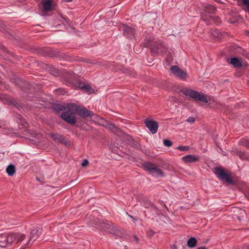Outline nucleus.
I'll return each mask as SVG.
<instances>
[{"instance_id": "45", "label": "nucleus", "mask_w": 249, "mask_h": 249, "mask_svg": "<svg viewBox=\"0 0 249 249\" xmlns=\"http://www.w3.org/2000/svg\"><path fill=\"white\" fill-rule=\"evenodd\" d=\"M154 234L155 232L152 230H150L147 232V235L149 237L152 236Z\"/></svg>"}, {"instance_id": "56", "label": "nucleus", "mask_w": 249, "mask_h": 249, "mask_svg": "<svg viewBox=\"0 0 249 249\" xmlns=\"http://www.w3.org/2000/svg\"><path fill=\"white\" fill-rule=\"evenodd\" d=\"M36 179L38 180V181H40V179H38L37 178H36Z\"/></svg>"}, {"instance_id": "32", "label": "nucleus", "mask_w": 249, "mask_h": 249, "mask_svg": "<svg viewBox=\"0 0 249 249\" xmlns=\"http://www.w3.org/2000/svg\"><path fill=\"white\" fill-rule=\"evenodd\" d=\"M239 143L240 145L249 148V141L247 139H242L239 142Z\"/></svg>"}, {"instance_id": "22", "label": "nucleus", "mask_w": 249, "mask_h": 249, "mask_svg": "<svg viewBox=\"0 0 249 249\" xmlns=\"http://www.w3.org/2000/svg\"><path fill=\"white\" fill-rule=\"evenodd\" d=\"M216 11V9L215 7L213 5L210 4H207L206 6H205V13L204 14L206 15V14H215Z\"/></svg>"}, {"instance_id": "21", "label": "nucleus", "mask_w": 249, "mask_h": 249, "mask_svg": "<svg viewBox=\"0 0 249 249\" xmlns=\"http://www.w3.org/2000/svg\"><path fill=\"white\" fill-rule=\"evenodd\" d=\"M49 55L50 57H55L60 58H64L65 54L61 52L50 50L49 51Z\"/></svg>"}, {"instance_id": "17", "label": "nucleus", "mask_w": 249, "mask_h": 249, "mask_svg": "<svg viewBox=\"0 0 249 249\" xmlns=\"http://www.w3.org/2000/svg\"><path fill=\"white\" fill-rule=\"evenodd\" d=\"M182 160L185 163H191L198 161L199 157L198 156L189 154L183 156Z\"/></svg>"}, {"instance_id": "54", "label": "nucleus", "mask_w": 249, "mask_h": 249, "mask_svg": "<svg viewBox=\"0 0 249 249\" xmlns=\"http://www.w3.org/2000/svg\"><path fill=\"white\" fill-rule=\"evenodd\" d=\"M164 207H165L167 210H168V208H167V206H166V205H164Z\"/></svg>"}, {"instance_id": "12", "label": "nucleus", "mask_w": 249, "mask_h": 249, "mask_svg": "<svg viewBox=\"0 0 249 249\" xmlns=\"http://www.w3.org/2000/svg\"><path fill=\"white\" fill-rule=\"evenodd\" d=\"M172 72L181 79H185L187 77V73L177 66H172L170 68Z\"/></svg>"}, {"instance_id": "1", "label": "nucleus", "mask_w": 249, "mask_h": 249, "mask_svg": "<svg viewBox=\"0 0 249 249\" xmlns=\"http://www.w3.org/2000/svg\"><path fill=\"white\" fill-rule=\"evenodd\" d=\"M75 113L82 118H87L94 115L92 112L88 110L85 107L71 103L67 113L63 115L62 119L71 125H74L77 122Z\"/></svg>"}, {"instance_id": "13", "label": "nucleus", "mask_w": 249, "mask_h": 249, "mask_svg": "<svg viewBox=\"0 0 249 249\" xmlns=\"http://www.w3.org/2000/svg\"><path fill=\"white\" fill-rule=\"evenodd\" d=\"M124 35L128 38H131L134 37L135 29L126 25H123L121 27Z\"/></svg>"}, {"instance_id": "35", "label": "nucleus", "mask_w": 249, "mask_h": 249, "mask_svg": "<svg viewBox=\"0 0 249 249\" xmlns=\"http://www.w3.org/2000/svg\"><path fill=\"white\" fill-rule=\"evenodd\" d=\"M243 5L245 6L247 11L249 13V0H242Z\"/></svg>"}, {"instance_id": "33", "label": "nucleus", "mask_w": 249, "mask_h": 249, "mask_svg": "<svg viewBox=\"0 0 249 249\" xmlns=\"http://www.w3.org/2000/svg\"><path fill=\"white\" fill-rule=\"evenodd\" d=\"M151 41H152L151 38L146 37L144 39V40L143 42V46L146 48L149 47V46H151L150 43Z\"/></svg>"}, {"instance_id": "11", "label": "nucleus", "mask_w": 249, "mask_h": 249, "mask_svg": "<svg viewBox=\"0 0 249 249\" xmlns=\"http://www.w3.org/2000/svg\"><path fill=\"white\" fill-rule=\"evenodd\" d=\"M42 232V229L39 227L34 228L31 231L29 242L34 243L40 236Z\"/></svg>"}, {"instance_id": "4", "label": "nucleus", "mask_w": 249, "mask_h": 249, "mask_svg": "<svg viewBox=\"0 0 249 249\" xmlns=\"http://www.w3.org/2000/svg\"><path fill=\"white\" fill-rule=\"evenodd\" d=\"M142 166L144 170L148 171L150 174H152L153 176L164 177V172L159 168L157 165L153 163L145 162L142 164Z\"/></svg>"}, {"instance_id": "31", "label": "nucleus", "mask_w": 249, "mask_h": 249, "mask_svg": "<svg viewBox=\"0 0 249 249\" xmlns=\"http://www.w3.org/2000/svg\"><path fill=\"white\" fill-rule=\"evenodd\" d=\"M111 226V222L108 221H104L101 223V227L103 228L106 231L107 229Z\"/></svg>"}, {"instance_id": "10", "label": "nucleus", "mask_w": 249, "mask_h": 249, "mask_svg": "<svg viewBox=\"0 0 249 249\" xmlns=\"http://www.w3.org/2000/svg\"><path fill=\"white\" fill-rule=\"evenodd\" d=\"M4 102L5 104L8 105H12L19 110H20V109L22 108V104L18 102L16 99H15L12 97H5L4 99Z\"/></svg>"}, {"instance_id": "36", "label": "nucleus", "mask_w": 249, "mask_h": 249, "mask_svg": "<svg viewBox=\"0 0 249 249\" xmlns=\"http://www.w3.org/2000/svg\"><path fill=\"white\" fill-rule=\"evenodd\" d=\"M163 143L165 146L168 147L171 146L173 144V142L168 139H164Z\"/></svg>"}, {"instance_id": "51", "label": "nucleus", "mask_w": 249, "mask_h": 249, "mask_svg": "<svg viewBox=\"0 0 249 249\" xmlns=\"http://www.w3.org/2000/svg\"><path fill=\"white\" fill-rule=\"evenodd\" d=\"M173 249H177V247L176 246H174L173 247Z\"/></svg>"}, {"instance_id": "57", "label": "nucleus", "mask_w": 249, "mask_h": 249, "mask_svg": "<svg viewBox=\"0 0 249 249\" xmlns=\"http://www.w3.org/2000/svg\"><path fill=\"white\" fill-rule=\"evenodd\" d=\"M248 249H249V247L248 248Z\"/></svg>"}, {"instance_id": "5", "label": "nucleus", "mask_w": 249, "mask_h": 249, "mask_svg": "<svg viewBox=\"0 0 249 249\" xmlns=\"http://www.w3.org/2000/svg\"><path fill=\"white\" fill-rule=\"evenodd\" d=\"M16 239V235L13 233H3L0 234V247L5 248L14 243Z\"/></svg>"}, {"instance_id": "44", "label": "nucleus", "mask_w": 249, "mask_h": 249, "mask_svg": "<svg viewBox=\"0 0 249 249\" xmlns=\"http://www.w3.org/2000/svg\"><path fill=\"white\" fill-rule=\"evenodd\" d=\"M89 161L87 159H84L81 163V165L83 167L86 166L89 164Z\"/></svg>"}, {"instance_id": "47", "label": "nucleus", "mask_w": 249, "mask_h": 249, "mask_svg": "<svg viewBox=\"0 0 249 249\" xmlns=\"http://www.w3.org/2000/svg\"><path fill=\"white\" fill-rule=\"evenodd\" d=\"M133 237L135 239V240L136 241V243H139V239L138 238V237L136 235H133Z\"/></svg>"}, {"instance_id": "9", "label": "nucleus", "mask_w": 249, "mask_h": 249, "mask_svg": "<svg viewBox=\"0 0 249 249\" xmlns=\"http://www.w3.org/2000/svg\"><path fill=\"white\" fill-rule=\"evenodd\" d=\"M231 211L233 212V217L237 218L240 221L244 220L246 216V213L243 209L234 207L232 208Z\"/></svg>"}, {"instance_id": "39", "label": "nucleus", "mask_w": 249, "mask_h": 249, "mask_svg": "<svg viewBox=\"0 0 249 249\" xmlns=\"http://www.w3.org/2000/svg\"><path fill=\"white\" fill-rule=\"evenodd\" d=\"M14 116H15L16 121L18 123L19 122V121H20L23 119L22 116L18 113L15 114Z\"/></svg>"}, {"instance_id": "49", "label": "nucleus", "mask_w": 249, "mask_h": 249, "mask_svg": "<svg viewBox=\"0 0 249 249\" xmlns=\"http://www.w3.org/2000/svg\"><path fill=\"white\" fill-rule=\"evenodd\" d=\"M197 249H207L205 247H201L198 248Z\"/></svg>"}, {"instance_id": "2", "label": "nucleus", "mask_w": 249, "mask_h": 249, "mask_svg": "<svg viewBox=\"0 0 249 249\" xmlns=\"http://www.w3.org/2000/svg\"><path fill=\"white\" fill-rule=\"evenodd\" d=\"M213 173L220 181L230 185L235 184L231 173L223 167H215L213 169Z\"/></svg>"}, {"instance_id": "23", "label": "nucleus", "mask_w": 249, "mask_h": 249, "mask_svg": "<svg viewBox=\"0 0 249 249\" xmlns=\"http://www.w3.org/2000/svg\"><path fill=\"white\" fill-rule=\"evenodd\" d=\"M111 231V234L116 236L118 237L122 238L123 237V236L124 235V231L123 229H118V228H115L114 231Z\"/></svg>"}, {"instance_id": "24", "label": "nucleus", "mask_w": 249, "mask_h": 249, "mask_svg": "<svg viewBox=\"0 0 249 249\" xmlns=\"http://www.w3.org/2000/svg\"><path fill=\"white\" fill-rule=\"evenodd\" d=\"M43 10L45 12H48L51 10L52 8V0H44L42 1Z\"/></svg>"}, {"instance_id": "6", "label": "nucleus", "mask_w": 249, "mask_h": 249, "mask_svg": "<svg viewBox=\"0 0 249 249\" xmlns=\"http://www.w3.org/2000/svg\"><path fill=\"white\" fill-rule=\"evenodd\" d=\"M150 50L152 54L154 56L158 55L159 52L164 53L167 52V47L160 42H155L151 45Z\"/></svg>"}, {"instance_id": "19", "label": "nucleus", "mask_w": 249, "mask_h": 249, "mask_svg": "<svg viewBox=\"0 0 249 249\" xmlns=\"http://www.w3.org/2000/svg\"><path fill=\"white\" fill-rule=\"evenodd\" d=\"M12 82L20 89L25 88V81L19 78H14L11 79Z\"/></svg>"}, {"instance_id": "20", "label": "nucleus", "mask_w": 249, "mask_h": 249, "mask_svg": "<svg viewBox=\"0 0 249 249\" xmlns=\"http://www.w3.org/2000/svg\"><path fill=\"white\" fill-rule=\"evenodd\" d=\"M74 79L75 75H74L72 72H71V73L66 74L64 77V80L65 81L67 85H69L72 84Z\"/></svg>"}, {"instance_id": "30", "label": "nucleus", "mask_w": 249, "mask_h": 249, "mask_svg": "<svg viewBox=\"0 0 249 249\" xmlns=\"http://www.w3.org/2000/svg\"><path fill=\"white\" fill-rule=\"evenodd\" d=\"M237 155L239 156V157L242 160H246L249 158V155L244 152L242 151H237Z\"/></svg>"}, {"instance_id": "50", "label": "nucleus", "mask_w": 249, "mask_h": 249, "mask_svg": "<svg viewBox=\"0 0 249 249\" xmlns=\"http://www.w3.org/2000/svg\"><path fill=\"white\" fill-rule=\"evenodd\" d=\"M246 57L249 60V52L246 54Z\"/></svg>"}, {"instance_id": "34", "label": "nucleus", "mask_w": 249, "mask_h": 249, "mask_svg": "<svg viewBox=\"0 0 249 249\" xmlns=\"http://www.w3.org/2000/svg\"><path fill=\"white\" fill-rule=\"evenodd\" d=\"M0 49H1L4 53H6L9 55L13 56V54L12 52L8 50V49L2 44L0 43Z\"/></svg>"}, {"instance_id": "55", "label": "nucleus", "mask_w": 249, "mask_h": 249, "mask_svg": "<svg viewBox=\"0 0 249 249\" xmlns=\"http://www.w3.org/2000/svg\"><path fill=\"white\" fill-rule=\"evenodd\" d=\"M135 147H138V145L137 144H135V146H134Z\"/></svg>"}, {"instance_id": "8", "label": "nucleus", "mask_w": 249, "mask_h": 249, "mask_svg": "<svg viewBox=\"0 0 249 249\" xmlns=\"http://www.w3.org/2000/svg\"><path fill=\"white\" fill-rule=\"evenodd\" d=\"M144 124L152 134H155L157 132L159 127L157 122L147 118L144 120Z\"/></svg>"}, {"instance_id": "14", "label": "nucleus", "mask_w": 249, "mask_h": 249, "mask_svg": "<svg viewBox=\"0 0 249 249\" xmlns=\"http://www.w3.org/2000/svg\"><path fill=\"white\" fill-rule=\"evenodd\" d=\"M201 18L206 22L207 24H209L211 20H213L215 23H220V19L218 17L213 16V15L207 16L204 14H202Z\"/></svg>"}, {"instance_id": "27", "label": "nucleus", "mask_w": 249, "mask_h": 249, "mask_svg": "<svg viewBox=\"0 0 249 249\" xmlns=\"http://www.w3.org/2000/svg\"><path fill=\"white\" fill-rule=\"evenodd\" d=\"M153 203L147 198H143L142 201V205L146 208H151Z\"/></svg>"}, {"instance_id": "37", "label": "nucleus", "mask_w": 249, "mask_h": 249, "mask_svg": "<svg viewBox=\"0 0 249 249\" xmlns=\"http://www.w3.org/2000/svg\"><path fill=\"white\" fill-rule=\"evenodd\" d=\"M177 149L182 151H186L189 150L190 147L189 146L179 145L177 147Z\"/></svg>"}, {"instance_id": "48", "label": "nucleus", "mask_w": 249, "mask_h": 249, "mask_svg": "<svg viewBox=\"0 0 249 249\" xmlns=\"http://www.w3.org/2000/svg\"><path fill=\"white\" fill-rule=\"evenodd\" d=\"M124 73H127V74H131L130 73V71L127 69H125L124 71Z\"/></svg>"}, {"instance_id": "53", "label": "nucleus", "mask_w": 249, "mask_h": 249, "mask_svg": "<svg viewBox=\"0 0 249 249\" xmlns=\"http://www.w3.org/2000/svg\"><path fill=\"white\" fill-rule=\"evenodd\" d=\"M129 217H130V218H131L132 219H134L133 217L130 215H129Z\"/></svg>"}, {"instance_id": "41", "label": "nucleus", "mask_w": 249, "mask_h": 249, "mask_svg": "<svg viewBox=\"0 0 249 249\" xmlns=\"http://www.w3.org/2000/svg\"><path fill=\"white\" fill-rule=\"evenodd\" d=\"M115 228H116V227H115L113 225V223L111 222V226H110L108 229H107V230L106 231L107 232L109 233L110 234H111V231H114Z\"/></svg>"}, {"instance_id": "7", "label": "nucleus", "mask_w": 249, "mask_h": 249, "mask_svg": "<svg viewBox=\"0 0 249 249\" xmlns=\"http://www.w3.org/2000/svg\"><path fill=\"white\" fill-rule=\"evenodd\" d=\"M49 136L55 142H59L67 146H70L71 145L69 140L66 139L62 135L58 133H51L49 134Z\"/></svg>"}, {"instance_id": "29", "label": "nucleus", "mask_w": 249, "mask_h": 249, "mask_svg": "<svg viewBox=\"0 0 249 249\" xmlns=\"http://www.w3.org/2000/svg\"><path fill=\"white\" fill-rule=\"evenodd\" d=\"M19 128H27L29 126V124L23 118L20 121L18 122Z\"/></svg>"}, {"instance_id": "52", "label": "nucleus", "mask_w": 249, "mask_h": 249, "mask_svg": "<svg viewBox=\"0 0 249 249\" xmlns=\"http://www.w3.org/2000/svg\"><path fill=\"white\" fill-rule=\"evenodd\" d=\"M67 2H71L73 0H65Z\"/></svg>"}, {"instance_id": "15", "label": "nucleus", "mask_w": 249, "mask_h": 249, "mask_svg": "<svg viewBox=\"0 0 249 249\" xmlns=\"http://www.w3.org/2000/svg\"><path fill=\"white\" fill-rule=\"evenodd\" d=\"M229 64L233 66L234 68H240L242 67V60L241 58L237 57H231L228 59Z\"/></svg>"}, {"instance_id": "43", "label": "nucleus", "mask_w": 249, "mask_h": 249, "mask_svg": "<svg viewBox=\"0 0 249 249\" xmlns=\"http://www.w3.org/2000/svg\"><path fill=\"white\" fill-rule=\"evenodd\" d=\"M91 87L89 85H83V87H82V89L86 90V91H89Z\"/></svg>"}, {"instance_id": "16", "label": "nucleus", "mask_w": 249, "mask_h": 249, "mask_svg": "<svg viewBox=\"0 0 249 249\" xmlns=\"http://www.w3.org/2000/svg\"><path fill=\"white\" fill-rule=\"evenodd\" d=\"M103 125L105 126L108 129L115 134L118 135L121 132V129L113 124L106 122V124H103Z\"/></svg>"}, {"instance_id": "28", "label": "nucleus", "mask_w": 249, "mask_h": 249, "mask_svg": "<svg viewBox=\"0 0 249 249\" xmlns=\"http://www.w3.org/2000/svg\"><path fill=\"white\" fill-rule=\"evenodd\" d=\"M15 235H16V239L14 241V243H18L20 241H21L24 240L25 238V235L24 234H20L18 233H13Z\"/></svg>"}, {"instance_id": "25", "label": "nucleus", "mask_w": 249, "mask_h": 249, "mask_svg": "<svg viewBox=\"0 0 249 249\" xmlns=\"http://www.w3.org/2000/svg\"><path fill=\"white\" fill-rule=\"evenodd\" d=\"M6 171L9 176H12L16 172L15 166L13 164H10L7 167Z\"/></svg>"}, {"instance_id": "26", "label": "nucleus", "mask_w": 249, "mask_h": 249, "mask_svg": "<svg viewBox=\"0 0 249 249\" xmlns=\"http://www.w3.org/2000/svg\"><path fill=\"white\" fill-rule=\"evenodd\" d=\"M197 240L195 237H191L187 241V246L190 248H194L196 246Z\"/></svg>"}, {"instance_id": "18", "label": "nucleus", "mask_w": 249, "mask_h": 249, "mask_svg": "<svg viewBox=\"0 0 249 249\" xmlns=\"http://www.w3.org/2000/svg\"><path fill=\"white\" fill-rule=\"evenodd\" d=\"M69 106H70V104L67 105L66 106H63V105H61L60 104H58L54 107V109L56 111H62V112L60 116V117L61 118V119H62L63 115L67 113Z\"/></svg>"}, {"instance_id": "40", "label": "nucleus", "mask_w": 249, "mask_h": 249, "mask_svg": "<svg viewBox=\"0 0 249 249\" xmlns=\"http://www.w3.org/2000/svg\"><path fill=\"white\" fill-rule=\"evenodd\" d=\"M151 208L157 214L159 215L160 213V210L153 204V206H151Z\"/></svg>"}, {"instance_id": "3", "label": "nucleus", "mask_w": 249, "mask_h": 249, "mask_svg": "<svg viewBox=\"0 0 249 249\" xmlns=\"http://www.w3.org/2000/svg\"><path fill=\"white\" fill-rule=\"evenodd\" d=\"M180 92L186 96L193 98L195 101H199L206 104L209 102V100L207 98L205 95L200 94L199 92L193 89L183 88L180 89Z\"/></svg>"}, {"instance_id": "42", "label": "nucleus", "mask_w": 249, "mask_h": 249, "mask_svg": "<svg viewBox=\"0 0 249 249\" xmlns=\"http://www.w3.org/2000/svg\"><path fill=\"white\" fill-rule=\"evenodd\" d=\"M195 118L193 117H189L187 120L186 122L191 124H193L195 122Z\"/></svg>"}, {"instance_id": "46", "label": "nucleus", "mask_w": 249, "mask_h": 249, "mask_svg": "<svg viewBox=\"0 0 249 249\" xmlns=\"http://www.w3.org/2000/svg\"><path fill=\"white\" fill-rule=\"evenodd\" d=\"M83 85H85V84L81 82V83H78V87L81 89H82V87H83Z\"/></svg>"}, {"instance_id": "38", "label": "nucleus", "mask_w": 249, "mask_h": 249, "mask_svg": "<svg viewBox=\"0 0 249 249\" xmlns=\"http://www.w3.org/2000/svg\"><path fill=\"white\" fill-rule=\"evenodd\" d=\"M53 92L57 95H63L65 93V91L62 89H56Z\"/></svg>"}]
</instances>
